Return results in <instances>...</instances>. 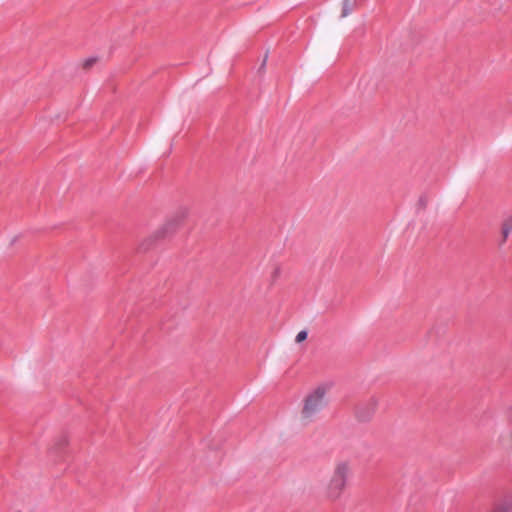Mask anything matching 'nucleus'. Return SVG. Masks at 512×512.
Returning a JSON list of instances; mask_svg holds the SVG:
<instances>
[{
  "mask_svg": "<svg viewBox=\"0 0 512 512\" xmlns=\"http://www.w3.org/2000/svg\"><path fill=\"white\" fill-rule=\"evenodd\" d=\"M350 475L351 464L349 461L336 462L329 480L323 487V497L330 502L338 501L347 488Z\"/></svg>",
  "mask_w": 512,
  "mask_h": 512,
  "instance_id": "1",
  "label": "nucleus"
},
{
  "mask_svg": "<svg viewBox=\"0 0 512 512\" xmlns=\"http://www.w3.org/2000/svg\"><path fill=\"white\" fill-rule=\"evenodd\" d=\"M326 393L327 388L325 386H318L304 397L300 411V420L303 424L307 425L313 422L326 406Z\"/></svg>",
  "mask_w": 512,
  "mask_h": 512,
  "instance_id": "2",
  "label": "nucleus"
},
{
  "mask_svg": "<svg viewBox=\"0 0 512 512\" xmlns=\"http://www.w3.org/2000/svg\"><path fill=\"white\" fill-rule=\"evenodd\" d=\"M180 222H181L180 217H175V218L169 219L160 228H158L149 238H147L145 241H143L140 244L139 249L142 251H146L149 249L153 240L163 239V238L173 234L176 231V229L178 228Z\"/></svg>",
  "mask_w": 512,
  "mask_h": 512,
  "instance_id": "3",
  "label": "nucleus"
},
{
  "mask_svg": "<svg viewBox=\"0 0 512 512\" xmlns=\"http://www.w3.org/2000/svg\"><path fill=\"white\" fill-rule=\"evenodd\" d=\"M378 401L376 398L371 397L368 400L359 403L355 407V417L358 421L366 423L369 422L377 409Z\"/></svg>",
  "mask_w": 512,
  "mask_h": 512,
  "instance_id": "4",
  "label": "nucleus"
},
{
  "mask_svg": "<svg viewBox=\"0 0 512 512\" xmlns=\"http://www.w3.org/2000/svg\"><path fill=\"white\" fill-rule=\"evenodd\" d=\"M512 231V216L507 218L501 226V234H502V240L500 242V245H504Z\"/></svg>",
  "mask_w": 512,
  "mask_h": 512,
  "instance_id": "5",
  "label": "nucleus"
},
{
  "mask_svg": "<svg viewBox=\"0 0 512 512\" xmlns=\"http://www.w3.org/2000/svg\"><path fill=\"white\" fill-rule=\"evenodd\" d=\"M495 509L502 512H510L512 510V498L504 499Z\"/></svg>",
  "mask_w": 512,
  "mask_h": 512,
  "instance_id": "6",
  "label": "nucleus"
},
{
  "mask_svg": "<svg viewBox=\"0 0 512 512\" xmlns=\"http://www.w3.org/2000/svg\"><path fill=\"white\" fill-rule=\"evenodd\" d=\"M354 2L352 0H343L342 3V17H347L353 10Z\"/></svg>",
  "mask_w": 512,
  "mask_h": 512,
  "instance_id": "7",
  "label": "nucleus"
},
{
  "mask_svg": "<svg viewBox=\"0 0 512 512\" xmlns=\"http://www.w3.org/2000/svg\"><path fill=\"white\" fill-rule=\"evenodd\" d=\"M307 336H308L307 331L302 330V331H300V332L296 335L295 341H296L297 343H300V342H302V341L306 340V339H307Z\"/></svg>",
  "mask_w": 512,
  "mask_h": 512,
  "instance_id": "8",
  "label": "nucleus"
},
{
  "mask_svg": "<svg viewBox=\"0 0 512 512\" xmlns=\"http://www.w3.org/2000/svg\"><path fill=\"white\" fill-rule=\"evenodd\" d=\"M95 62H96L95 58H89V59L84 61L83 67L84 68H90Z\"/></svg>",
  "mask_w": 512,
  "mask_h": 512,
  "instance_id": "9",
  "label": "nucleus"
},
{
  "mask_svg": "<svg viewBox=\"0 0 512 512\" xmlns=\"http://www.w3.org/2000/svg\"><path fill=\"white\" fill-rule=\"evenodd\" d=\"M280 268L279 267H275L274 271H273V278L276 279L279 275H280Z\"/></svg>",
  "mask_w": 512,
  "mask_h": 512,
  "instance_id": "10",
  "label": "nucleus"
},
{
  "mask_svg": "<svg viewBox=\"0 0 512 512\" xmlns=\"http://www.w3.org/2000/svg\"><path fill=\"white\" fill-rule=\"evenodd\" d=\"M368 80V77L366 75L362 76L360 79H359V85L362 83V82H365Z\"/></svg>",
  "mask_w": 512,
  "mask_h": 512,
  "instance_id": "11",
  "label": "nucleus"
},
{
  "mask_svg": "<svg viewBox=\"0 0 512 512\" xmlns=\"http://www.w3.org/2000/svg\"><path fill=\"white\" fill-rule=\"evenodd\" d=\"M266 60H267V55L265 56L264 60H263V63L260 67V69H264L265 65H266Z\"/></svg>",
  "mask_w": 512,
  "mask_h": 512,
  "instance_id": "12",
  "label": "nucleus"
}]
</instances>
